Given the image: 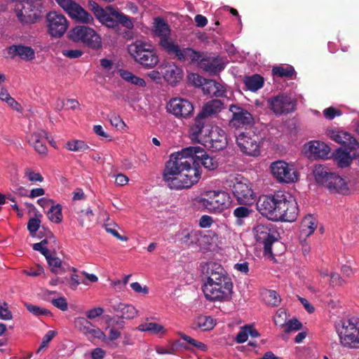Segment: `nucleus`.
<instances>
[{
	"mask_svg": "<svg viewBox=\"0 0 359 359\" xmlns=\"http://www.w3.org/2000/svg\"><path fill=\"white\" fill-rule=\"evenodd\" d=\"M200 161L205 168L214 170L218 167V161L206 154L200 146L189 147L172 154L166 163L163 180L171 189H187L197 184L201 172L196 163Z\"/></svg>",
	"mask_w": 359,
	"mask_h": 359,
	"instance_id": "1",
	"label": "nucleus"
},
{
	"mask_svg": "<svg viewBox=\"0 0 359 359\" xmlns=\"http://www.w3.org/2000/svg\"><path fill=\"white\" fill-rule=\"evenodd\" d=\"M257 210L271 220L292 222L299 215V207L294 196L283 191L259 197Z\"/></svg>",
	"mask_w": 359,
	"mask_h": 359,
	"instance_id": "2",
	"label": "nucleus"
},
{
	"mask_svg": "<svg viewBox=\"0 0 359 359\" xmlns=\"http://www.w3.org/2000/svg\"><path fill=\"white\" fill-rule=\"evenodd\" d=\"M207 276L203 285L205 297L209 301H226L230 299L233 283L224 269L216 262L207 263L203 268Z\"/></svg>",
	"mask_w": 359,
	"mask_h": 359,
	"instance_id": "3",
	"label": "nucleus"
},
{
	"mask_svg": "<svg viewBox=\"0 0 359 359\" xmlns=\"http://www.w3.org/2000/svg\"><path fill=\"white\" fill-rule=\"evenodd\" d=\"M196 201L208 212L219 214L231 206L232 199L229 193L217 189L204 191L203 196L198 198Z\"/></svg>",
	"mask_w": 359,
	"mask_h": 359,
	"instance_id": "4",
	"label": "nucleus"
},
{
	"mask_svg": "<svg viewBox=\"0 0 359 359\" xmlns=\"http://www.w3.org/2000/svg\"><path fill=\"white\" fill-rule=\"evenodd\" d=\"M128 50L136 62L147 69L154 68L159 62L154 46L149 41L137 39L128 46Z\"/></svg>",
	"mask_w": 359,
	"mask_h": 359,
	"instance_id": "5",
	"label": "nucleus"
},
{
	"mask_svg": "<svg viewBox=\"0 0 359 359\" xmlns=\"http://www.w3.org/2000/svg\"><path fill=\"white\" fill-rule=\"evenodd\" d=\"M230 181L232 193L238 204L251 206L256 202L257 194L249 180L240 175H234L231 176Z\"/></svg>",
	"mask_w": 359,
	"mask_h": 359,
	"instance_id": "6",
	"label": "nucleus"
},
{
	"mask_svg": "<svg viewBox=\"0 0 359 359\" xmlns=\"http://www.w3.org/2000/svg\"><path fill=\"white\" fill-rule=\"evenodd\" d=\"M341 345L346 348H359V322L352 319L340 320L335 325Z\"/></svg>",
	"mask_w": 359,
	"mask_h": 359,
	"instance_id": "7",
	"label": "nucleus"
},
{
	"mask_svg": "<svg viewBox=\"0 0 359 359\" xmlns=\"http://www.w3.org/2000/svg\"><path fill=\"white\" fill-rule=\"evenodd\" d=\"M270 171L273 179L280 184H292L297 182L299 174L293 163L283 160L272 162Z\"/></svg>",
	"mask_w": 359,
	"mask_h": 359,
	"instance_id": "8",
	"label": "nucleus"
},
{
	"mask_svg": "<svg viewBox=\"0 0 359 359\" xmlns=\"http://www.w3.org/2000/svg\"><path fill=\"white\" fill-rule=\"evenodd\" d=\"M68 36L72 41L83 43L93 49H98L102 46L100 35L93 29L88 27L76 26L69 31Z\"/></svg>",
	"mask_w": 359,
	"mask_h": 359,
	"instance_id": "9",
	"label": "nucleus"
},
{
	"mask_svg": "<svg viewBox=\"0 0 359 359\" xmlns=\"http://www.w3.org/2000/svg\"><path fill=\"white\" fill-rule=\"evenodd\" d=\"M236 143L247 156L255 157L260 154L261 137L257 135L242 133L237 136Z\"/></svg>",
	"mask_w": 359,
	"mask_h": 359,
	"instance_id": "10",
	"label": "nucleus"
},
{
	"mask_svg": "<svg viewBox=\"0 0 359 359\" xmlns=\"http://www.w3.org/2000/svg\"><path fill=\"white\" fill-rule=\"evenodd\" d=\"M74 324L75 328L90 341L97 339L102 342H107V335L105 333L86 318L83 317L76 318Z\"/></svg>",
	"mask_w": 359,
	"mask_h": 359,
	"instance_id": "11",
	"label": "nucleus"
},
{
	"mask_svg": "<svg viewBox=\"0 0 359 359\" xmlns=\"http://www.w3.org/2000/svg\"><path fill=\"white\" fill-rule=\"evenodd\" d=\"M162 47L170 54L175 55L180 60L189 61L191 63H198L201 60L203 53L196 51L189 48H180L175 43H168L166 40L163 41Z\"/></svg>",
	"mask_w": 359,
	"mask_h": 359,
	"instance_id": "12",
	"label": "nucleus"
},
{
	"mask_svg": "<svg viewBox=\"0 0 359 359\" xmlns=\"http://www.w3.org/2000/svg\"><path fill=\"white\" fill-rule=\"evenodd\" d=\"M48 33L53 38H60L66 32L68 22L66 18L56 12H50L46 16Z\"/></svg>",
	"mask_w": 359,
	"mask_h": 359,
	"instance_id": "13",
	"label": "nucleus"
},
{
	"mask_svg": "<svg viewBox=\"0 0 359 359\" xmlns=\"http://www.w3.org/2000/svg\"><path fill=\"white\" fill-rule=\"evenodd\" d=\"M57 2L68 13L69 17L76 21L83 23H90L93 20L90 14L85 11L80 5L72 0H57Z\"/></svg>",
	"mask_w": 359,
	"mask_h": 359,
	"instance_id": "14",
	"label": "nucleus"
},
{
	"mask_svg": "<svg viewBox=\"0 0 359 359\" xmlns=\"http://www.w3.org/2000/svg\"><path fill=\"white\" fill-rule=\"evenodd\" d=\"M167 109L169 113L177 118H187L191 115L194 111V106L187 99L175 97L168 103Z\"/></svg>",
	"mask_w": 359,
	"mask_h": 359,
	"instance_id": "15",
	"label": "nucleus"
},
{
	"mask_svg": "<svg viewBox=\"0 0 359 359\" xmlns=\"http://www.w3.org/2000/svg\"><path fill=\"white\" fill-rule=\"evenodd\" d=\"M227 63L228 61L222 57L203 54L198 67L210 74H217L225 68Z\"/></svg>",
	"mask_w": 359,
	"mask_h": 359,
	"instance_id": "16",
	"label": "nucleus"
},
{
	"mask_svg": "<svg viewBox=\"0 0 359 359\" xmlns=\"http://www.w3.org/2000/svg\"><path fill=\"white\" fill-rule=\"evenodd\" d=\"M229 111L232 113V117L230 120L231 126L239 128L252 123L253 117L246 109L232 104L229 107Z\"/></svg>",
	"mask_w": 359,
	"mask_h": 359,
	"instance_id": "17",
	"label": "nucleus"
},
{
	"mask_svg": "<svg viewBox=\"0 0 359 359\" xmlns=\"http://www.w3.org/2000/svg\"><path fill=\"white\" fill-rule=\"evenodd\" d=\"M253 231L257 241L264 245L265 255H271V245L276 239L271 234L270 228L267 225L258 224L254 228Z\"/></svg>",
	"mask_w": 359,
	"mask_h": 359,
	"instance_id": "18",
	"label": "nucleus"
},
{
	"mask_svg": "<svg viewBox=\"0 0 359 359\" xmlns=\"http://www.w3.org/2000/svg\"><path fill=\"white\" fill-rule=\"evenodd\" d=\"M330 151L329 145L318 140L310 141L304 145V154L309 158H325L328 156Z\"/></svg>",
	"mask_w": 359,
	"mask_h": 359,
	"instance_id": "19",
	"label": "nucleus"
},
{
	"mask_svg": "<svg viewBox=\"0 0 359 359\" xmlns=\"http://www.w3.org/2000/svg\"><path fill=\"white\" fill-rule=\"evenodd\" d=\"M271 109L276 114L292 111L295 108V102L287 95H278L269 101Z\"/></svg>",
	"mask_w": 359,
	"mask_h": 359,
	"instance_id": "20",
	"label": "nucleus"
},
{
	"mask_svg": "<svg viewBox=\"0 0 359 359\" xmlns=\"http://www.w3.org/2000/svg\"><path fill=\"white\" fill-rule=\"evenodd\" d=\"M92 10L97 19L102 24L108 27H116V20L117 11L111 6H107L106 9H103L97 4L93 5Z\"/></svg>",
	"mask_w": 359,
	"mask_h": 359,
	"instance_id": "21",
	"label": "nucleus"
},
{
	"mask_svg": "<svg viewBox=\"0 0 359 359\" xmlns=\"http://www.w3.org/2000/svg\"><path fill=\"white\" fill-rule=\"evenodd\" d=\"M327 135L334 142L343 144L350 150L358 148V143L350 133L338 129L327 130Z\"/></svg>",
	"mask_w": 359,
	"mask_h": 359,
	"instance_id": "22",
	"label": "nucleus"
},
{
	"mask_svg": "<svg viewBox=\"0 0 359 359\" xmlns=\"http://www.w3.org/2000/svg\"><path fill=\"white\" fill-rule=\"evenodd\" d=\"M164 80L172 86L178 83L184 76V72L181 67L175 63H168L160 67Z\"/></svg>",
	"mask_w": 359,
	"mask_h": 359,
	"instance_id": "23",
	"label": "nucleus"
},
{
	"mask_svg": "<svg viewBox=\"0 0 359 359\" xmlns=\"http://www.w3.org/2000/svg\"><path fill=\"white\" fill-rule=\"evenodd\" d=\"M46 135V132L39 129L27 136V141L32 145L35 151L41 156H46L48 154V149L44 144L43 140Z\"/></svg>",
	"mask_w": 359,
	"mask_h": 359,
	"instance_id": "24",
	"label": "nucleus"
},
{
	"mask_svg": "<svg viewBox=\"0 0 359 359\" xmlns=\"http://www.w3.org/2000/svg\"><path fill=\"white\" fill-rule=\"evenodd\" d=\"M208 138L212 149L215 151L222 149L227 144L226 133L218 126L212 127Z\"/></svg>",
	"mask_w": 359,
	"mask_h": 359,
	"instance_id": "25",
	"label": "nucleus"
},
{
	"mask_svg": "<svg viewBox=\"0 0 359 359\" xmlns=\"http://www.w3.org/2000/svg\"><path fill=\"white\" fill-rule=\"evenodd\" d=\"M325 187L334 194H346L349 191L346 180L336 173L333 174Z\"/></svg>",
	"mask_w": 359,
	"mask_h": 359,
	"instance_id": "26",
	"label": "nucleus"
},
{
	"mask_svg": "<svg viewBox=\"0 0 359 359\" xmlns=\"http://www.w3.org/2000/svg\"><path fill=\"white\" fill-rule=\"evenodd\" d=\"M117 317L125 320H132L138 316V310L131 304L117 303L112 306Z\"/></svg>",
	"mask_w": 359,
	"mask_h": 359,
	"instance_id": "27",
	"label": "nucleus"
},
{
	"mask_svg": "<svg viewBox=\"0 0 359 359\" xmlns=\"http://www.w3.org/2000/svg\"><path fill=\"white\" fill-rule=\"evenodd\" d=\"M204 94L215 97H224L226 93L225 86L220 83L211 79H205L202 86Z\"/></svg>",
	"mask_w": 359,
	"mask_h": 359,
	"instance_id": "28",
	"label": "nucleus"
},
{
	"mask_svg": "<svg viewBox=\"0 0 359 359\" xmlns=\"http://www.w3.org/2000/svg\"><path fill=\"white\" fill-rule=\"evenodd\" d=\"M333 174L334 172H331L327 167L320 164L315 165L313 170V175L316 182L325 187L332 178Z\"/></svg>",
	"mask_w": 359,
	"mask_h": 359,
	"instance_id": "29",
	"label": "nucleus"
},
{
	"mask_svg": "<svg viewBox=\"0 0 359 359\" xmlns=\"http://www.w3.org/2000/svg\"><path fill=\"white\" fill-rule=\"evenodd\" d=\"M317 228V220L312 215L306 216L302 221L300 226L299 238L306 240Z\"/></svg>",
	"mask_w": 359,
	"mask_h": 359,
	"instance_id": "30",
	"label": "nucleus"
},
{
	"mask_svg": "<svg viewBox=\"0 0 359 359\" xmlns=\"http://www.w3.org/2000/svg\"><path fill=\"white\" fill-rule=\"evenodd\" d=\"M8 53L13 56H18L21 60L30 61L34 59L35 52L29 46L22 45L12 46L8 49Z\"/></svg>",
	"mask_w": 359,
	"mask_h": 359,
	"instance_id": "31",
	"label": "nucleus"
},
{
	"mask_svg": "<svg viewBox=\"0 0 359 359\" xmlns=\"http://www.w3.org/2000/svg\"><path fill=\"white\" fill-rule=\"evenodd\" d=\"M154 32L156 35L161 37L160 45L161 46L162 42L164 40H166L168 43H173L168 39V36L170 34L169 27L162 19L156 18L155 20Z\"/></svg>",
	"mask_w": 359,
	"mask_h": 359,
	"instance_id": "32",
	"label": "nucleus"
},
{
	"mask_svg": "<svg viewBox=\"0 0 359 359\" xmlns=\"http://www.w3.org/2000/svg\"><path fill=\"white\" fill-rule=\"evenodd\" d=\"M216 321L210 316H199L195 318L193 323L194 329H199L202 331H208L214 328Z\"/></svg>",
	"mask_w": 359,
	"mask_h": 359,
	"instance_id": "33",
	"label": "nucleus"
},
{
	"mask_svg": "<svg viewBox=\"0 0 359 359\" xmlns=\"http://www.w3.org/2000/svg\"><path fill=\"white\" fill-rule=\"evenodd\" d=\"M258 337L259 334L251 325H246L241 327L236 337V341L238 344L245 342L248 337Z\"/></svg>",
	"mask_w": 359,
	"mask_h": 359,
	"instance_id": "34",
	"label": "nucleus"
},
{
	"mask_svg": "<svg viewBox=\"0 0 359 359\" xmlns=\"http://www.w3.org/2000/svg\"><path fill=\"white\" fill-rule=\"evenodd\" d=\"M137 330L140 332H148L152 334H165L166 329L161 325L156 323H144L138 325Z\"/></svg>",
	"mask_w": 359,
	"mask_h": 359,
	"instance_id": "35",
	"label": "nucleus"
},
{
	"mask_svg": "<svg viewBox=\"0 0 359 359\" xmlns=\"http://www.w3.org/2000/svg\"><path fill=\"white\" fill-rule=\"evenodd\" d=\"M243 82L248 90L255 92L263 86L264 79L258 74H254L245 76Z\"/></svg>",
	"mask_w": 359,
	"mask_h": 359,
	"instance_id": "36",
	"label": "nucleus"
},
{
	"mask_svg": "<svg viewBox=\"0 0 359 359\" xmlns=\"http://www.w3.org/2000/svg\"><path fill=\"white\" fill-rule=\"evenodd\" d=\"M120 76L126 81L136 86L144 88L147 86L146 81L133 74L132 72L125 70L120 69L119 70Z\"/></svg>",
	"mask_w": 359,
	"mask_h": 359,
	"instance_id": "37",
	"label": "nucleus"
},
{
	"mask_svg": "<svg viewBox=\"0 0 359 359\" xmlns=\"http://www.w3.org/2000/svg\"><path fill=\"white\" fill-rule=\"evenodd\" d=\"M222 108V103L219 100H213L207 102L200 113L202 117L209 116L219 112Z\"/></svg>",
	"mask_w": 359,
	"mask_h": 359,
	"instance_id": "38",
	"label": "nucleus"
},
{
	"mask_svg": "<svg viewBox=\"0 0 359 359\" xmlns=\"http://www.w3.org/2000/svg\"><path fill=\"white\" fill-rule=\"evenodd\" d=\"M67 150L74 152H86L90 149L88 144L81 140L72 139L65 143Z\"/></svg>",
	"mask_w": 359,
	"mask_h": 359,
	"instance_id": "39",
	"label": "nucleus"
},
{
	"mask_svg": "<svg viewBox=\"0 0 359 359\" xmlns=\"http://www.w3.org/2000/svg\"><path fill=\"white\" fill-rule=\"evenodd\" d=\"M334 159L341 168L348 166L352 161L350 153L341 148L336 150Z\"/></svg>",
	"mask_w": 359,
	"mask_h": 359,
	"instance_id": "40",
	"label": "nucleus"
},
{
	"mask_svg": "<svg viewBox=\"0 0 359 359\" xmlns=\"http://www.w3.org/2000/svg\"><path fill=\"white\" fill-rule=\"evenodd\" d=\"M252 212V210L249 208L248 206L243 205L234 209L233 215L236 219V224L238 225H242L243 224V219L248 217Z\"/></svg>",
	"mask_w": 359,
	"mask_h": 359,
	"instance_id": "41",
	"label": "nucleus"
},
{
	"mask_svg": "<svg viewBox=\"0 0 359 359\" xmlns=\"http://www.w3.org/2000/svg\"><path fill=\"white\" fill-rule=\"evenodd\" d=\"M50 271L55 274H61L65 272L61 259L55 256L50 255L46 258Z\"/></svg>",
	"mask_w": 359,
	"mask_h": 359,
	"instance_id": "42",
	"label": "nucleus"
},
{
	"mask_svg": "<svg viewBox=\"0 0 359 359\" xmlns=\"http://www.w3.org/2000/svg\"><path fill=\"white\" fill-rule=\"evenodd\" d=\"M48 218L53 223L59 224L62 220V207L60 204H53L47 212Z\"/></svg>",
	"mask_w": 359,
	"mask_h": 359,
	"instance_id": "43",
	"label": "nucleus"
},
{
	"mask_svg": "<svg viewBox=\"0 0 359 359\" xmlns=\"http://www.w3.org/2000/svg\"><path fill=\"white\" fill-rule=\"evenodd\" d=\"M48 234L49 236L48 238L43 239L40 243H34L33 245V249L36 251H39L43 255H44L46 259L50 255V251L47 248V244L50 241L53 242L55 241L51 232L49 231Z\"/></svg>",
	"mask_w": 359,
	"mask_h": 359,
	"instance_id": "44",
	"label": "nucleus"
},
{
	"mask_svg": "<svg viewBox=\"0 0 359 359\" xmlns=\"http://www.w3.org/2000/svg\"><path fill=\"white\" fill-rule=\"evenodd\" d=\"M109 121L112 126L120 132L127 133L128 131V126L119 115L115 114L110 115Z\"/></svg>",
	"mask_w": 359,
	"mask_h": 359,
	"instance_id": "45",
	"label": "nucleus"
},
{
	"mask_svg": "<svg viewBox=\"0 0 359 359\" xmlns=\"http://www.w3.org/2000/svg\"><path fill=\"white\" fill-rule=\"evenodd\" d=\"M265 302L271 306H277L280 303V297L275 290H266L263 293Z\"/></svg>",
	"mask_w": 359,
	"mask_h": 359,
	"instance_id": "46",
	"label": "nucleus"
},
{
	"mask_svg": "<svg viewBox=\"0 0 359 359\" xmlns=\"http://www.w3.org/2000/svg\"><path fill=\"white\" fill-rule=\"evenodd\" d=\"M272 72L273 74L279 76H285L292 78V75L294 73V69L291 66L287 67H276L272 69Z\"/></svg>",
	"mask_w": 359,
	"mask_h": 359,
	"instance_id": "47",
	"label": "nucleus"
},
{
	"mask_svg": "<svg viewBox=\"0 0 359 359\" xmlns=\"http://www.w3.org/2000/svg\"><path fill=\"white\" fill-rule=\"evenodd\" d=\"M41 217V214H36L35 217L31 218L27 223V229L32 236L35 235L36 232L40 227Z\"/></svg>",
	"mask_w": 359,
	"mask_h": 359,
	"instance_id": "48",
	"label": "nucleus"
},
{
	"mask_svg": "<svg viewBox=\"0 0 359 359\" xmlns=\"http://www.w3.org/2000/svg\"><path fill=\"white\" fill-rule=\"evenodd\" d=\"M93 131L101 140L107 142H111L113 140L111 135L105 131L101 125H95L93 128Z\"/></svg>",
	"mask_w": 359,
	"mask_h": 359,
	"instance_id": "49",
	"label": "nucleus"
},
{
	"mask_svg": "<svg viewBox=\"0 0 359 359\" xmlns=\"http://www.w3.org/2000/svg\"><path fill=\"white\" fill-rule=\"evenodd\" d=\"M182 242L187 245H189L195 242L196 239L198 236V231H192L190 232L187 231H182Z\"/></svg>",
	"mask_w": 359,
	"mask_h": 359,
	"instance_id": "50",
	"label": "nucleus"
},
{
	"mask_svg": "<svg viewBox=\"0 0 359 359\" xmlns=\"http://www.w3.org/2000/svg\"><path fill=\"white\" fill-rule=\"evenodd\" d=\"M94 217L93 211L90 209L81 210L79 213V220L81 226L90 222Z\"/></svg>",
	"mask_w": 359,
	"mask_h": 359,
	"instance_id": "51",
	"label": "nucleus"
},
{
	"mask_svg": "<svg viewBox=\"0 0 359 359\" xmlns=\"http://www.w3.org/2000/svg\"><path fill=\"white\" fill-rule=\"evenodd\" d=\"M25 177L31 182H41L43 180V177L39 172H34L31 168L25 170Z\"/></svg>",
	"mask_w": 359,
	"mask_h": 359,
	"instance_id": "52",
	"label": "nucleus"
},
{
	"mask_svg": "<svg viewBox=\"0 0 359 359\" xmlns=\"http://www.w3.org/2000/svg\"><path fill=\"white\" fill-rule=\"evenodd\" d=\"M116 27L118 23H121L123 26L128 29H131L133 27V23L131 20L126 15L117 11Z\"/></svg>",
	"mask_w": 359,
	"mask_h": 359,
	"instance_id": "53",
	"label": "nucleus"
},
{
	"mask_svg": "<svg viewBox=\"0 0 359 359\" xmlns=\"http://www.w3.org/2000/svg\"><path fill=\"white\" fill-rule=\"evenodd\" d=\"M287 315L283 309L277 311L274 316V323L276 325L284 326L287 323Z\"/></svg>",
	"mask_w": 359,
	"mask_h": 359,
	"instance_id": "54",
	"label": "nucleus"
},
{
	"mask_svg": "<svg viewBox=\"0 0 359 359\" xmlns=\"http://www.w3.org/2000/svg\"><path fill=\"white\" fill-rule=\"evenodd\" d=\"M23 273L32 277H38L45 274L44 269L40 265L31 267L29 270H24Z\"/></svg>",
	"mask_w": 359,
	"mask_h": 359,
	"instance_id": "55",
	"label": "nucleus"
},
{
	"mask_svg": "<svg viewBox=\"0 0 359 359\" xmlns=\"http://www.w3.org/2000/svg\"><path fill=\"white\" fill-rule=\"evenodd\" d=\"M284 327L286 332H290L292 331L300 330L302 327V323L297 319H293L287 322Z\"/></svg>",
	"mask_w": 359,
	"mask_h": 359,
	"instance_id": "56",
	"label": "nucleus"
},
{
	"mask_svg": "<svg viewBox=\"0 0 359 359\" xmlns=\"http://www.w3.org/2000/svg\"><path fill=\"white\" fill-rule=\"evenodd\" d=\"M206 79L196 73H191L188 75V80L196 86H203Z\"/></svg>",
	"mask_w": 359,
	"mask_h": 359,
	"instance_id": "57",
	"label": "nucleus"
},
{
	"mask_svg": "<svg viewBox=\"0 0 359 359\" xmlns=\"http://www.w3.org/2000/svg\"><path fill=\"white\" fill-rule=\"evenodd\" d=\"M56 331L49 330L43 337L41 346L38 349V352L41 351L43 348L46 347L48 343L56 336Z\"/></svg>",
	"mask_w": 359,
	"mask_h": 359,
	"instance_id": "58",
	"label": "nucleus"
},
{
	"mask_svg": "<svg viewBox=\"0 0 359 359\" xmlns=\"http://www.w3.org/2000/svg\"><path fill=\"white\" fill-rule=\"evenodd\" d=\"M104 312V309L102 307L97 306L90 309L86 311V319L93 320L97 317H100Z\"/></svg>",
	"mask_w": 359,
	"mask_h": 359,
	"instance_id": "59",
	"label": "nucleus"
},
{
	"mask_svg": "<svg viewBox=\"0 0 359 359\" xmlns=\"http://www.w3.org/2000/svg\"><path fill=\"white\" fill-rule=\"evenodd\" d=\"M12 313L6 302L0 304V319L8 320L12 319Z\"/></svg>",
	"mask_w": 359,
	"mask_h": 359,
	"instance_id": "60",
	"label": "nucleus"
},
{
	"mask_svg": "<svg viewBox=\"0 0 359 359\" xmlns=\"http://www.w3.org/2000/svg\"><path fill=\"white\" fill-rule=\"evenodd\" d=\"M85 279L81 281V283L85 285H89L90 283H95L98 281V277L93 273H89L85 271H81Z\"/></svg>",
	"mask_w": 359,
	"mask_h": 359,
	"instance_id": "61",
	"label": "nucleus"
},
{
	"mask_svg": "<svg viewBox=\"0 0 359 359\" xmlns=\"http://www.w3.org/2000/svg\"><path fill=\"white\" fill-rule=\"evenodd\" d=\"M323 115L325 118L332 120L334 117L341 115V111L334 107H328L324 109Z\"/></svg>",
	"mask_w": 359,
	"mask_h": 359,
	"instance_id": "62",
	"label": "nucleus"
},
{
	"mask_svg": "<svg viewBox=\"0 0 359 359\" xmlns=\"http://www.w3.org/2000/svg\"><path fill=\"white\" fill-rule=\"evenodd\" d=\"M25 306L30 313L36 316L44 315L47 313V311L45 309L36 305L26 304Z\"/></svg>",
	"mask_w": 359,
	"mask_h": 359,
	"instance_id": "63",
	"label": "nucleus"
},
{
	"mask_svg": "<svg viewBox=\"0 0 359 359\" xmlns=\"http://www.w3.org/2000/svg\"><path fill=\"white\" fill-rule=\"evenodd\" d=\"M51 302L54 305V306L57 307L61 311H67L68 309L67 300L64 297L53 299Z\"/></svg>",
	"mask_w": 359,
	"mask_h": 359,
	"instance_id": "64",
	"label": "nucleus"
}]
</instances>
